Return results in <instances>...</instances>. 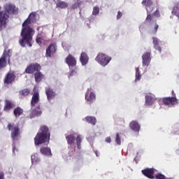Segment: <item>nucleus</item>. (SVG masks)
Segmentation results:
<instances>
[{
    "label": "nucleus",
    "mask_w": 179,
    "mask_h": 179,
    "mask_svg": "<svg viewBox=\"0 0 179 179\" xmlns=\"http://www.w3.org/2000/svg\"><path fill=\"white\" fill-rule=\"evenodd\" d=\"M36 12H32L29 14L27 20L22 24V29L21 31V37L19 43L22 47H26V44L29 47L33 46V36L36 31L30 27L31 23H36Z\"/></svg>",
    "instance_id": "f257e3e1"
},
{
    "label": "nucleus",
    "mask_w": 179,
    "mask_h": 179,
    "mask_svg": "<svg viewBox=\"0 0 179 179\" xmlns=\"http://www.w3.org/2000/svg\"><path fill=\"white\" fill-rule=\"evenodd\" d=\"M3 9L4 10L0 11V31L6 27L9 22V15H15L17 12V8L12 3H6Z\"/></svg>",
    "instance_id": "f03ea898"
},
{
    "label": "nucleus",
    "mask_w": 179,
    "mask_h": 179,
    "mask_svg": "<svg viewBox=\"0 0 179 179\" xmlns=\"http://www.w3.org/2000/svg\"><path fill=\"white\" fill-rule=\"evenodd\" d=\"M50 136L51 134H50L48 127L45 125L41 126L34 138L35 146H40V145H43L45 142H50Z\"/></svg>",
    "instance_id": "7ed1b4c3"
},
{
    "label": "nucleus",
    "mask_w": 179,
    "mask_h": 179,
    "mask_svg": "<svg viewBox=\"0 0 179 179\" xmlns=\"http://www.w3.org/2000/svg\"><path fill=\"white\" fill-rule=\"evenodd\" d=\"M66 139L67 141L68 145H75V141L76 142L78 149H81V143H82V136L80 134H70L66 136Z\"/></svg>",
    "instance_id": "20e7f679"
},
{
    "label": "nucleus",
    "mask_w": 179,
    "mask_h": 179,
    "mask_svg": "<svg viewBox=\"0 0 179 179\" xmlns=\"http://www.w3.org/2000/svg\"><path fill=\"white\" fill-rule=\"evenodd\" d=\"M12 57V49L4 50L1 57H0V69L6 67L8 62H10V57ZM8 61V62H7Z\"/></svg>",
    "instance_id": "39448f33"
},
{
    "label": "nucleus",
    "mask_w": 179,
    "mask_h": 179,
    "mask_svg": "<svg viewBox=\"0 0 179 179\" xmlns=\"http://www.w3.org/2000/svg\"><path fill=\"white\" fill-rule=\"evenodd\" d=\"M8 131H11L10 136L13 141H17L19 135H20V129L19 125H15L13 123H8L7 125Z\"/></svg>",
    "instance_id": "423d86ee"
},
{
    "label": "nucleus",
    "mask_w": 179,
    "mask_h": 179,
    "mask_svg": "<svg viewBox=\"0 0 179 179\" xmlns=\"http://www.w3.org/2000/svg\"><path fill=\"white\" fill-rule=\"evenodd\" d=\"M95 61L102 66H106L111 61V57L103 53H99L95 58Z\"/></svg>",
    "instance_id": "0eeeda50"
},
{
    "label": "nucleus",
    "mask_w": 179,
    "mask_h": 179,
    "mask_svg": "<svg viewBox=\"0 0 179 179\" xmlns=\"http://www.w3.org/2000/svg\"><path fill=\"white\" fill-rule=\"evenodd\" d=\"M162 103L164 106H167V107H173L176 104H178V101L176 96H169L163 98Z\"/></svg>",
    "instance_id": "6e6552de"
},
{
    "label": "nucleus",
    "mask_w": 179,
    "mask_h": 179,
    "mask_svg": "<svg viewBox=\"0 0 179 179\" xmlns=\"http://www.w3.org/2000/svg\"><path fill=\"white\" fill-rule=\"evenodd\" d=\"M41 69V66L38 63L30 64L25 69V73L31 74Z\"/></svg>",
    "instance_id": "1a4fd4ad"
},
{
    "label": "nucleus",
    "mask_w": 179,
    "mask_h": 179,
    "mask_svg": "<svg viewBox=\"0 0 179 179\" xmlns=\"http://www.w3.org/2000/svg\"><path fill=\"white\" fill-rule=\"evenodd\" d=\"M57 52V43H51L46 49V58H51Z\"/></svg>",
    "instance_id": "9d476101"
},
{
    "label": "nucleus",
    "mask_w": 179,
    "mask_h": 179,
    "mask_svg": "<svg viewBox=\"0 0 179 179\" xmlns=\"http://www.w3.org/2000/svg\"><path fill=\"white\" fill-rule=\"evenodd\" d=\"M150 55H152L150 52H146L142 55L143 66H149L150 61L152 60Z\"/></svg>",
    "instance_id": "9b49d317"
},
{
    "label": "nucleus",
    "mask_w": 179,
    "mask_h": 179,
    "mask_svg": "<svg viewBox=\"0 0 179 179\" xmlns=\"http://www.w3.org/2000/svg\"><path fill=\"white\" fill-rule=\"evenodd\" d=\"M156 169L155 168H146L144 170H142L143 174L150 179H155V172Z\"/></svg>",
    "instance_id": "f8f14e48"
},
{
    "label": "nucleus",
    "mask_w": 179,
    "mask_h": 179,
    "mask_svg": "<svg viewBox=\"0 0 179 179\" xmlns=\"http://www.w3.org/2000/svg\"><path fill=\"white\" fill-rule=\"evenodd\" d=\"M45 92L47 96L48 101H51L52 99H55V96H57V93L51 87H45Z\"/></svg>",
    "instance_id": "ddd939ff"
},
{
    "label": "nucleus",
    "mask_w": 179,
    "mask_h": 179,
    "mask_svg": "<svg viewBox=\"0 0 179 179\" xmlns=\"http://www.w3.org/2000/svg\"><path fill=\"white\" fill-rule=\"evenodd\" d=\"M142 5H143V6H145V9L148 13H152L153 12V7H152V5H153V1L143 0Z\"/></svg>",
    "instance_id": "4468645a"
},
{
    "label": "nucleus",
    "mask_w": 179,
    "mask_h": 179,
    "mask_svg": "<svg viewBox=\"0 0 179 179\" xmlns=\"http://www.w3.org/2000/svg\"><path fill=\"white\" fill-rule=\"evenodd\" d=\"M16 76L13 73H8L4 78L3 83L5 85H10L15 81Z\"/></svg>",
    "instance_id": "2eb2a0df"
},
{
    "label": "nucleus",
    "mask_w": 179,
    "mask_h": 179,
    "mask_svg": "<svg viewBox=\"0 0 179 179\" xmlns=\"http://www.w3.org/2000/svg\"><path fill=\"white\" fill-rule=\"evenodd\" d=\"M38 101H40V93L38 91H35L31 98V106L36 107V104H38Z\"/></svg>",
    "instance_id": "dca6fc26"
},
{
    "label": "nucleus",
    "mask_w": 179,
    "mask_h": 179,
    "mask_svg": "<svg viewBox=\"0 0 179 179\" xmlns=\"http://www.w3.org/2000/svg\"><path fill=\"white\" fill-rule=\"evenodd\" d=\"M66 63L69 66H76V59L72 55H69L66 58Z\"/></svg>",
    "instance_id": "f3484780"
},
{
    "label": "nucleus",
    "mask_w": 179,
    "mask_h": 179,
    "mask_svg": "<svg viewBox=\"0 0 179 179\" xmlns=\"http://www.w3.org/2000/svg\"><path fill=\"white\" fill-rule=\"evenodd\" d=\"M43 114L41 110L40 105H38L36 108H34L30 114L31 118H34V117H40Z\"/></svg>",
    "instance_id": "a211bd4d"
},
{
    "label": "nucleus",
    "mask_w": 179,
    "mask_h": 179,
    "mask_svg": "<svg viewBox=\"0 0 179 179\" xmlns=\"http://www.w3.org/2000/svg\"><path fill=\"white\" fill-rule=\"evenodd\" d=\"M80 61L83 66L87 65L89 62V56L85 52H83L80 57Z\"/></svg>",
    "instance_id": "6ab92c4d"
},
{
    "label": "nucleus",
    "mask_w": 179,
    "mask_h": 179,
    "mask_svg": "<svg viewBox=\"0 0 179 179\" xmlns=\"http://www.w3.org/2000/svg\"><path fill=\"white\" fill-rule=\"evenodd\" d=\"M5 105L3 107V110L4 111H10V110H12V108H13V107H15V103H13V102H12V101L10 100H5L4 101Z\"/></svg>",
    "instance_id": "aec40b11"
},
{
    "label": "nucleus",
    "mask_w": 179,
    "mask_h": 179,
    "mask_svg": "<svg viewBox=\"0 0 179 179\" xmlns=\"http://www.w3.org/2000/svg\"><path fill=\"white\" fill-rule=\"evenodd\" d=\"M129 127L135 132H139L141 129V125L136 121H131L129 124Z\"/></svg>",
    "instance_id": "412c9836"
},
{
    "label": "nucleus",
    "mask_w": 179,
    "mask_h": 179,
    "mask_svg": "<svg viewBox=\"0 0 179 179\" xmlns=\"http://www.w3.org/2000/svg\"><path fill=\"white\" fill-rule=\"evenodd\" d=\"M85 99L89 102L90 104H92V103L96 100V94H94V92H90L89 96H87V94H86Z\"/></svg>",
    "instance_id": "4be33fe9"
},
{
    "label": "nucleus",
    "mask_w": 179,
    "mask_h": 179,
    "mask_svg": "<svg viewBox=\"0 0 179 179\" xmlns=\"http://www.w3.org/2000/svg\"><path fill=\"white\" fill-rule=\"evenodd\" d=\"M40 152L42 155H45V156H52V153H51V148L43 147L41 148Z\"/></svg>",
    "instance_id": "5701e85b"
},
{
    "label": "nucleus",
    "mask_w": 179,
    "mask_h": 179,
    "mask_svg": "<svg viewBox=\"0 0 179 179\" xmlns=\"http://www.w3.org/2000/svg\"><path fill=\"white\" fill-rule=\"evenodd\" d=\"M155 101H156V99L152 96V95L145 96V103L148 104V106H152V104L155 103Z\"/></svg>",
    "instance_id": "b1692460"
},
{
    "label": "nucleus",
    "mask_w": 179,
    "mask_h": 179,
    "mask_svg": "<svg viewBox=\"0 0 179 179\" xmlns=\"http://www.w3.org/2000/svg\"><path fill=\"white\" fill-rule=\"evenodd\" d=\"M34 78L36 83H40V81L43 80V78H44V76L41 72H40V70H39L34 73Z\"/></svg>",
    "instance_id": "393cba45"
},
{
    "label": "nucleus",
    "mask_w": 179,
    "mask_h": 179,
    "mask_svg": "<svg viewBox=\"0 0 179 179\" xmlns=\"http://www.w3.org/2000/svg\"><path fill=\"white\" fill-rule=\"evenodd\" d=\"M13 114L16 118L20 117L23 114V109L19 106L15 108L13 110Z\"/></svg>",
    "instance_id": "a878e982"
},
{
    "label": "nucleus",
    "mask_w": 179,
    "mask_h": 179,
    "mask_svg": "<svg viewBox=\"0 0 179 179\" xmlns=\"http://www.w3.org/2000/svg\"><path fill=\"white\" fill-rule=\"evenodd\" d=\"M85 121H87L89 124H92V125H96V122H97V120L93 116H87L85 117Z\"/></svg>",
    "instance_id": "bb28decb"
},
{
    "label": "nucleus",
    "mask_w": 179,
    "mask_h": 179,
    "mask_svg": "<svg viewBox=\"0 0 179 179\" xmlns=\"http://www.w3.org/2000/svg\"><path fill=\"white\" fill-rule=\"evenodd\" d=\"M76 2H74L71 8L73 9H78L80 6H82V3H83V1L82 0H74Z\"/></svg>",
    "instance_id": "cd10ccee"
},
{
    "label": "nucleus",
    "mask_w": 179,
    "mask_h": 179,
    "mask_svg": "<svg viewBox=\"0 0 179 179\" xmlns=\"http://www.w3.org/2000/svg\"><path fill=\"white\" fill-rule=\"evenodd\" d=\"M57 8H60V9H65L66 8H68L69 4L68 3L65 1H59L56 4Z\"/></svg>",
    "instance_id": "c85d7f7f"
},
{
    "label": "nucleus",
    "mask_w": 179,
    "mask_h": 179,
    "mask_svg": "<svg viewBox=\"0 0 179 179\" xmlns=\"http://www.w3.org/2000/svg\"><path fill=\"white\" fill-rule=\"evenodd\" d=\"M31 163L32 164H37L40 163V158L37 157V155H33L31 156Z\"/></svg>",
    "instance_id": "c756f323"
},
{
    "label": "nucleus",
    "mask_w": 179,
    "mask_h": 179,
    "mask_svg": "<svg viewBox=\"0 0 179 179\" xmlns=\"http://www.w3.org/2000/svg\"><path fill=\"white\" fill-rule=\"evenodd\" d=\"M20 96H23L24 97L26 96H29L30 94V90L26 88L24 90H22L19 92Z\"/></svg>",
    "instance_id": "7c9ffc66"
},
{
    "label": "nucleus",
    "mask_w": 179,
    "mask_h": 179,
    "mask_svg": "<svg viewBox=\"0 0 179 179\" xmlns=\"http://www.w3.org/2000/svg\"><path fill=\"white\" fill-rule=\"evenodd\" d=\"M142 75L141 74V71H139V67H137L136 69V80H139L141 79Z\"/></svg>",
    "instance_id": "2f4dec72"
},
{
    "label": "nucleus",
    "mask_w": 179,
    "mask_h": 179,
    "mask_svg": "<svg viewBox=\"0 0 179 179\" xmlns=\"http://www.w3.org/2000/svg\"><path fill=\"white\" fill-rule=\"evenodd\" d=\"M99 13H100V8L98 6H94L93 8L92 15L96 16V15H99Z\"/></svg>",
    "instance_id": "473e14b6"
},
{
    "label": "nucleus",
    "mask_w": 179,
    "mask_h": 179,
    "mask_svg": "<svg viewBox=\"0 0 179 179\" xmlns=\"http://www.w3.org/2000/svg\"><path fill=\"white\" fill-rule=\"evenodd\" d=\"M152 20H153V15H150V13H148V15L146 17V22L148 23H152Z\"/></svg>",
    "instance_id": "72a5a7b5"
},
{
    "label": "nucleus",
    "mask_w": 179,
    "mask_h": 179,
    "mask_svg": "<svg viewBox=\"0 0 179 179\" xmlns=\"http://www.w3.org/2000/svg\"><path fill=\"white\" fill-rule=\"evenodd\" d=\"M115 142L117 145H121V137H120V134L118 133L116 134Z\"/></svg>",
    "instance_id": "f704fd0d"
},
{
    "label": "nucleus",
    "mask_w": 179,
    "mask_h": 179,
    "mask_svg": "<svg viewBox=\"0 0 179 179\" xmlns=\"http://www.w3.org/2000/svg\"><path fill=\"white\" fill-rule=\"evenodd\" d=\"M155 179H166V176L162 173H157L155 176Z\"/></svg>",
    "instance_id": "c9c22d12"
},
{
    "label": "nucleus",
    "mask_w": 179,
    "mask_h": 179,
    "mask_svg": "<svg viewBox=\"0 0 179 179\" xmlns=\"http://www.w3.org/2000/svg\"><path fill=\"white\" fill-rule=\"evenodd\" d=\"M159 29V25L157 24H155L154 29L152 30L151 34H156V33H157V29Z\"/></svg>",
    "instance_id": "e433bc0d"
},
{
    "label": "nucleus",
    "mask_w": 179,
    "mask_h": 179,
    "mask_svg": "<svg viewBox=\"0 0 179 179\" xmlns=\"http://www.w3.org/2000/svg\"><path fill=\"white\" fill-rule=\"evenodd\" d=\"M154 48L157 51H159V52H162V48L159 45V43L157 45H154Z\"/></svg>",
    "instance_id": "4c0bfd02"
},
{
    "label": "nucleus",
    "mask_w": 179,
    "mask_h": 179,
    "mask_svg": "<svg viewBox=\"0 0 179 179\" xmlns=\"http://www.w3.org/2000/svg\"><path fill=\"white\" fill-rule=\"evenodd\" d=\"M152 40H153L152 41L153 45H156L159 44V39L157 38L153 37Z\"/></svg>",
    "instance_id": "58836bf2"
},
{
    "label": "nucleus",
    "mask_w": 179,
    "mask_h": 179,
    "mask_svg": "<svg viewBox=\"0 0 179 179\" xmlns=\"http://www.w3.org/2000/svg\"><path fill=\"white\" fill-rule=\"evenodd\" d=\"M152 15L156 17H160V12L159 11V10H155Z\"/></svg>",
    "instance_id": "ea45409f"
},
{
    "label": "nucleus",
    "mask_w": 179,
    "mask_h": 179,
    "mask_svg": "<svg viewBox=\"0 0 179 179\" xmlns=\"http://www.w3.org/2000/svg\"><path fill=\"white\" fill-rule=\"evenodd\" d=\"M36 41L38 44H43V38L41 37H37Z\"/></svg>",
    "instance_id": "a19ab883"
},
{
    "label": "nucleus",
    "mask_w": 179,
    "mask_h": 179,
    "mask_svg": "<svg viewBox=\"0 0 179 179\" xmlns=\"http://www.w3.org/2000/svg\"><path fill=\"white\" fill-rule=\"evenodd\" d=\"M121 17H122V13H121V11H118L117 12V19H121Z\"/></svg>",
    "instance_id": "79ce46f5"
},
{
    "label": "nucleus",
    "mask_w": 179,
    "mask_h": 179,
    "mask_svg": "<svg viewBox=\"0 0 179 179\" xmlns=\"http://www.w3.org/2000/svg\"><path fill=\"white\" fill-rule=\"evenodd\" d=\"M106 142H107V143H111V137H107L106 138Z\"/></svg>",
    "instance_id": "37998d69"
},
{
    "label": "nucleus",
    "mask_w": 179,
    "mask_h": 179,
    "mask_svg": "<svg viewBox=\"0 0 179 179\" xmlns=\"http://www.w3.org/2000/svg\"><path fill=\"white\" fill-rule=\"evenodd\" d=\"M5 174L3 172H0V179H5Z\"/></svg>",
    "instance_id": "c03bdc74"
},
{
    "label": "nucleus",
    "mask_w": 179,
    "mask_h": 179,
    "mask_svg": "<svg viewBox=\"0 0 179 179\" xmlns=\"http://www.w3.org/2000/svg\"><path fill=\"white\" fill-rule=\"evenodd\" d=\"M171 93H172V96H173V97H176V94L174 93V90H172Z\"/></svg>",
    "instance_id": "a18cd8bd"
},
{
    "label": "nucleus",
    "mask_w": 179,
    "mask_h": 179,
    "mask_svg": "<svg viewBox=\"0 0 179 179\" xmlns=\"http://www.w3.org/2000/svg\"><path fill=\"white\" fill-rule=\"evenodd\" d=\"M87 93H89V90H87Z\"/></svg>",
    "instance_id": "49530a36"
},
{
    "label": "nucleus",
    "mask_w": 179,
    "mask_h": 179,
    "mask_svg": "<svg viewBox=\"0 0 179 179\" xmlns=\"http://www.w3.org/2000/svg\"><path fill=\"white\" fill-rule=\"evenodd\" d=\"M45 1H50V0H45Z\"/></svg>",
    "instance_id": "de8ad7c7"
},
{
    "label": "nucleus",
    "mask_w": 179,
    "mask_h": 179,
    "mask_svg": "<svg viewBox=\"0 0 179 179\" xmlns=\"http://www.w3.org/2000/svg\"><path fill=\"white\" fill-rule=\"evenodd\" d=\"M0 10H1V6H0Z\"/></svg>",
    "instance_id": "09e8293b"
},
{
    "label": "nucleus",
    "mask_w": 179,
    "mask_h": 179,
    "mask_svg": "<svg viewBox=\"0 0 179 179\" xmlns=\"http://www.w3.org/2000/svg\"><path fill=\"white\" fill-rule=\"evenodd\" d=\"M97 155H98V154H96V156H98Z\"/></svg>",
    "instance_id": "8fccbe9b"
}]
</instances>
